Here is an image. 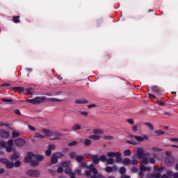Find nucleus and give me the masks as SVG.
<instances>
[{
  "mask_svg": "<svg viewBox=\"0 0 178 178\" xmlns=\"http://www.w3.org/2000/svg\"><path fill=\"white\" fill-rule=\"evenodd\" d=\"M51 154H52V152L51 150H49V149L47 148V149L45 151V155L47 156H49V155H51Z\"/></svg>",
  "mask_w": 178,
  "mask_h": 178,
  "instance_id": "nucleus-51",
  "label": "nucleus"
},
{
  "mask_svg": "<svg viewBox=\"0 0 178 178\" xmlns=\"http://www.w3.org/2000/svg\"><path fill=\"white\" fill-rule=\"evenodd\" d=\"M148 97H149V98H150V99L156 98V97H155V95H152V94H151V93H149V94H148Z\"/></svg>",
  "mask_w": 178,
  "mask_h": 178,
  "instance_id": "nucleus-58",
  "label": "nucleus"
},
{
  "mask_svg": "<svg viewBox=\"0 0 178 178\" xmlns=\"http://www.w3.org/2000/svg\"><path fill=\"white\" fill-rule=\"evenodd\" d=\"M13 90L15 92H24V88H23V87H15V88H13Z\"/></svg>",
  "mask_w": 178,
  "mask_h": 178,
  "instance_id": "nucleus-19",
  "label": "nucleus"
},
{
  "mask_svg": "<svg viewBox=\"0 0 178 178\" xmlns=\"http://www.w3.org/2000/svg\"><path fill=\"white\" fill-rule=\"evenodd\" d=\"M89 138L90 140H95L96 141H98V140H101V135H90L89 136Z\"/></svg>",
  "mask_w": 178,
  "mask_h": 178,
  "instance_id": "nucleus-18",
  "label": "nucleus"
},
{
  "mask_svg": "<svg viewBox=\"0 0 178 178\" xmlns=\"http://www.w3.org/2000/svg\"><path fill=\"white\" fill-rule=\"evenodd\" d=\"M26 144V140L24 139L18 138L15 140V145L17 147H23Z\"/></svg>",
  "mask_w": 178,
  "mask_h": 178,
  "instance_id": "nucleus-13",
  "label": "nucleus"
},
{
  "mask_svg": "<svg viewBox=\"0 0 178 178\" xmlns=\"http://www.w3.org/2000/svg\"><path fill=\"white\" fill-rule=\"evenodd\" d=\"M129 138H134V139L136 140V141H138V143H143V141H144V140H149V138L148 136H147V135H144V136H143L130 135V136H129Z\"/></svg>",
  "mask_w": 178,
  "mask_h": 178,
  "instance_id": "nucleus-6",
  "label": "nucleus"
},
{
  "mask_svg": "<svg viewBox=\"0 0 178 178\" xmlns=\"http://www.w3.org/2000/svg\"><path fill=\"white\" fill-rule=\"evenodd\" d=\"M35 161L37 162H40V161H44V156L41 154H35Z\"/></svg>",
  "mask_w": 178,
  "mask_h": 178,
  "instance_id": "nucleus-17",
  "label": "nucleus"
},
{
  "mask_svg": "<svg viewBox=\"0 0 178 178\" xmlns=\"http://www.w3.org/2000/svg\"><path fill=\"white\" fill-rule=\"evenodd\" d=\"M108 158H115L118 163H122L125 166L131 165V160L129 158H125L122 160V153L120 152H109L106 154Z\"/></svg>",
  "mask_w": 178,
  "mask_h": 178,
  "instance_id": "nucleus-1",
  "label": "nucleus"
},
{
  "mask_svg": "<svg viewBox=\"0 0 178 178\" xmlns=\"http://www.w3.org/2000/svg\"><path fill=\"white\" fill-rule=\"evenodd\" d=\"M51 136H55V138H54V140H59V138L62 137V134H56V133L52 132Z\"/></svg>",
  "mask_w": 178,
  "mask_h": 178,
  "instance_id": "nucleus-29",
  "label": "nucleus"
},
{
  "mask_svg": "<svg viewBox=\"0 0 178 178\" xmlns=\"http://www.w3.org/2000/svg\"><path fill=\"white\" fill-rule=\"evenodd\" d=\"M15 113L16 114V115H20V111H19V110H15Z\"/></svg>",
  "mask_w": 178,
  "mask_h": 178,
  "instance_id": "nucleus-64",
  "label": "nucleus"
},
{
  "mask_svg": "<svg viewBox=\"0 0 178 178\" xmlns=\"http://www.w3.org/2000/svg\"><path fill=\"white\" fill-rule=\"evenodd\" d=\"M48 101H49L50 102H60V100L56 98H50L48 99Z\"/></svg>",
  "mask_w": 178,
  "mask_h": 178,
  "instance_id": "nucleus-44",
  "label": "nucleus"
},
{
  "mask_svg": "<svg viewBox=\"0 0 178 178\" xmlns=\"http://www.w3.org/2000/svg\"><path fill=\"white\" fill-rule=\"evenodd\" d=\"M93 163H99V158L97 156H92Z\"/></svg>",
  "mask_w": 178,
  "mask_h": 178,
  "instance_id": "nucleus-32",
  "label": "nucleus"
},
{
  "mask_svg": "<svg viewBox=\"0 0 178 178\" xmlns=\"http://www.w3.org/2000/svg\"><path fill=\"white\" fill-rule=\"evenodd\" d=\"M147 161L149 163H155V159L150 158L149 161L147 160Z\"/></svg>",
  "mask_w": 178,
  "mask_h": 178,
  "instance_id": "nucleus-54",
  "label": "nucleus"
},
{
  "mask_svg": "<svg viewBox=\"0 0 178 178\" xmlns=\"http://www.w3.org/2000/svg\"><path fill=\"white\" fill-rule=\"evenodd\" d=\"M138 129H140V124H136L132 127V131L134 133H137V131H138Z\"/></svg>",
  "mask_w": 178,
  "mask_h": 178,
  "instance_id": "nucleus-25",
  "label": "nucleus"
},
{
  "mask_svg": "<svg viewBox=\"0 0 178 178\" xmlns=\"http://www.w3.org/2000/svg\"><path fill=\"white\" fill-rule=\"evenodd\" d=\"M76 156H77V154L76 153V152H71L69 154V157L70 158V159H76Z\"/></svg>",
  "mask_w": 178,
  "mask_h": 178,
  "instance_id": "nucleus-28",
  "label": "nucleus"
},
{
  "mask_svg": "<svg viewBox=\"0 0 178 178\" xmlns=\"http://www.w3.org/2000/svg\"><path fill=\"white\" fill-rule=\"evenodd\" d=\"M163 170V168H155V171L153 177H154L155 178H168V175H163L162 177H161V173H162Z\"/></svg>",
  "mask_w": 178,
  "mask_h": 178,
  "instance_id": "nucleus-7",
  "label": "nucleus"
},
{
  "mask_svg": "<svg viewBox=\"0 0 178 178\" xmlns=\"http://www.w3.org/2000/svg\"><path fill=\"white\" fill-rule=\"evenodd\" d=\"M127 144H132L133 145H137V143L133 140H127Z\"/></svg>",
  "mask_w": 178,
  "mask_h": 178,
  "instance_id": "nucleus-55",
  "label": "nucleus"
},
{
  "mask_svg": "<svg viewBox=\"0 0 178 178\" xmlns=\"http://www.w3.org/2000/svg\"><path fill=\"white\" fill-rule=\"evenodd\" d=\"M120 175H124V173H126V168L124 167H121L120 168V170H119Z\"/></svg>",
  "mask_w": 178,
  "mask_h": 178,
  "instance_id": "nucleus-42",
  "label": "nucleus"
},
{
  "mask_svg": "<svg viewBox=\"0 0 178 178\" xmlns=\"http://www.w3.org/2000/svg\"><path fill=\"white\" fill-rule=\"evenodd\" d=\"M166 176H168V178L172 177V176H173L174 178H178V172L174 173L172 170H168Z\"/></svg>",
  "mask_w": 178,
  "mask_h": 178,
  "instance_id": "nucleus-15",
  "label": "nucleus"
},
{
  "mask_svg": "<svg viewBox=\"0 0 178 178\" xmlns=\"http://www.w3.org/2000/svg\"><path fill=\"white\" fill-rule=\"evenodd\" d=\"M56 148V145L54 144L49 145L47 147V149L52 151H55V149Z\"/></svg>",
  "mask_w": 178,
  "mask_h": 178,
  "instance_id": "nucleus-33",
  "label": "nucleus"
},
{
  "mask_svg": "<svg viewBox=\"0 0 178 178\" xmlns=\"http://www.w3.org/2000/svg\"><path fill=\"white\" fill-rule=\"evenodd\" d=\"M35 138H44V136H42V134L41 132H37L35 134Z\"/></svg>",
  "mask_w": 178,
  "mask_h": 178,
  "instance_id": "nucleus-38",
  "label": "nucleus"
},
{
  "mask_svg": "<svg viewBox=\"0 0 178 178\" xmlns=\"http://www.w3.org/2000/svg\"><path fill=\"white\" fill-rule=\"evenodd\" d=\"M92 143V140H91V139L90 138H86L83 140V144L84 145H86V147H88L91 145Z\"/></svg>",
  "mask_w": 178,
  "mask_h": 178,
  "instance_id": "nucleus-21",
  "label": "nucleus"
},
{
  "mask_svg": "<svg viewBox=\"0 0 178 178\" xmlns=\"http://www.w3.org/2000/svg\"><path fill=\"white\" fill-rule=\"evenodd\" d=\"M108 165H113L115 163V159L113 158H109L106 160Z\"/></svg>",
  "mask_w": 178,
  "mask_h": 178,
  "instance_id": "nucleus-35",
  "label": "nucleus"
},
{
  "mask_svg": "<svg viewBox=\"0 0 178 178\" xmlns=\"http://www.w3.org/2000/svg\"><path fill=\"white\" fill-rule=\"evenodd\" d=\"M157 102H158L159 105H160L161 106H163V105H165V103H163V102L158 101Z\"/></svg>",
  "mask_w": 178,
  "mask_h": 178,
  "instance_id": "nucleus-61",
  "label": "nucleus"
},
{
  "mask_svg": "<svg viewBox=\"0 0 178 178\" xmlns=\"http://www.w3.org/2000/svg\"><path fill=\"white\" fill-rule=\"evenodd\" d=\"M63 169H65L60 164L57 168V173H63Z\"/></svg>",
  "mask_w": 178,
  "mask_h": 178,
  "instance_id": "nucleus-37",
  "label": "nucleus"
},
{
  "mask_svg": "<svg viewBox=\"0 0 178 178\" xmlns=\"http://www.w3.org/2000/svg\"><path fill=\"white\" fill-rule=\"evenodd\" d=\"M115 138V137H113V136H104V140H113Z\"/></svg>",
  "mask_w": 178,
  "mask_h": 178,
  "instance_id": "nucleus-43",
  "label": "nucleus"
},
{
  "mask_svg": "<svg viewBox=\"0 0 178 178\" xmlns=\"http://www.w3.org/2000/svg\"><path fill=\"white\" fill-rule=\"evenodd\" d=\"M54 155V156L56 158H57L58 159H60V158H63V156H65V154H63L61 152H56L54 154H53Z\"/></svg>",
  "mask_w": 178,
  "mask_h": 178,
  "instance_id": "nucleus-24",
  "label": "nucleus"
},
{
  "mask_svg": "<svg viewBox=\"0 0 178 178\" xmlns=\"http://www.w3.org/2000/svg\"><path fill=\"white\" fill-rule=\"evenodd\" d=\"M123 154L124 156H130L131 155V151L127 149L124 151Z\"/></svg>",
  "mask_w": 178,
  "mask_h": 178,
  "instance_id": "nucleus-36",
  "label": "nucleus"
},
{
  "mask_svg": "<svg viewBox=\"0 0 178 178\" xmlns=\"http://www.w3.org/2000/svg\"><path fill=\"white\" fill-rule=\"evenodd\" d=\"M20 165H22V163L20 162V161H17L14 163V168H19L20 166Z\"/></svg>",
  "mask_w": 178,
  "mask_h": 178,
  "instance_id": "nucleus-46",
  "label": "nucleus"
},
{
  "mask_svg": "<svg viewBox=\"0 0 178 178\" xmlns=\"http://www.w3.org/2000/svg\"><path fill=\"white\" fill-rule=\"evenodd\" d=\"M75 159L76 162H83L84 161V156L79 155L75 157Z\"/></svg>",
  "mask_w": 178,
  "mask_h": 178,
  "instance_id": "nucleus-31",
  "label": "nucleus"
},
{
  "mask_svg": "<svg viewBox=\"0 0 178 178\" xmlns=\"http://www.w3.org/2000/svg\"><path fill=\"white\" fill-rule=\"evenodd\" d=\"M13 146V140H10L8 143L3 141L0 142V147L2 148H6L7 152H10L12 151V147Z\"/></svg>",
  "mask_w": 178,
  "mask_h": 178,
  "instance_id": "nucleus-4",
  "label": "nucleus"
},
{
  "mask_svg": "<svg viewBox=\"0 0 178 178\" xmlns=\"http://www.w3.org/2000/svg\"><path fill=\"white\" fill-rule=\"evenodd\" d=\"M20 156V154L19 153H14L13 155L10 156V159H17Z\"/></svg>",
  "mask_w": 178,
  "mask_h": 178,
  "instance_id": "nucleus-39",
  "label": "nucleus"
},
{
  "mask_svg": "<svg viewBox=\"0 0 178 178\" xmlns=\"http://www.w3.org/2000/svg\"><path fill=\"white\" fill-rule=\"evenodd\" d=\"M26 176H28V177H39L40 171L37 170H29L26 172Z\"/></svg>",
  "mask_w": 178,
  "mask_h": 178,
  "instance_id": "nucleus-8",
  "label": "nucleus"
},
{
  "mask_svg": "<svg viewBox=\"0 0 178 178\" xmlns=\"http://www.w3.org/2000/svg\"><path fill=\"white\" fill-rule=\"evenodd\" d=\"M170 141H171L172 143H178V138H170Z\"/></svg>",
  "mask_w": 178,
  "mask_h": 178,
  "instance_id": "nucleus-53",
  "label": "nucleus"
},
{
  "mask_svg": "<svg viewBox=\"0 0 178 178\" xmlns=\"http://www.w3.org/2000/svg\"><path fill=\"white\" fill-rule=\"evenodd\" d=\"M88 101L84 99H79L75 101V104H88Z\"/></svg>",
  "mask_w": 178,
  "mask_h": 178,
  "instance_id": "nucleus-22",
  "label": "nucleus"
},
{
  "mask_svg": "<svg viewBox=\"0 0 178 178\" xmlns=\"http://www.w3.org/2000/svg\"><path fill=\"white\" fill-rule=\"evenodd\" d=\"M40 133L42 134V136H43V138H45V137H49V136H51L52 134V131L47 129H41Z\"/></svg>",
  "mask_w": 178,
  "mask_h": 178,
  "instance_id": "nucleus-11",
  "label": "nucleus"
},
{
  "mask_svg": "<svg viewBox=\"0 0 178 178\" xmlns=\"http://www.w3.org/2000/svg\"><path fill=\"white\" fill-rule=\"evenodd\" d=\"M71 163H72V161H63L62 163H60V165L65 168H67V166H70Z\"/></svg>",
  "mask_w": 178,
  "mask_h": 178,
  "instance_id": "nucleus-20",
  "label": "nucleus"
},
{
  "mask_svg": "<svg viewBox=\"0 0 178 178\" xmlns=\"http://www.w3.org/2000/svg\"><path fill=\"white\" fill-rule=\"evenodd\" d=\"M0 162L4 163L7 169H13V168H15V163L8 161L6 159H0Z\"/></svg>",
  "mask_w": 178,
  "mask_h": 178,
  "instance_id": "nucleus-9",
  "label": "nucleus"
},
{
  "mask_svg": "<svg viewBox=\"0 0 178 178\" xmlns=\"http://www.w3.org/2000/svg\"><path fill=\"white\" fill-rule=\"evenodd\" d=\"M19 17L17 16V17H13V22L14 23H20V20H19Z\"/></svg>",
  "mask_w": 178,
  "mask_h": 178,
  "instance_id": "nucleus-47",
  "label": "nucleus"
},
{
  "mask_svg": "<svg viewBox=\"0 0 178 178\" xmlns=\"http://www.w3.org/2000/svg\"><path fill=\"white\" fill-rule=\"evenodd\" d=\"M127 123H129V124H131V126L134 125V120L133 118H129L127 120Z\"/></svg>",
  "mask_w": 178,
  "mask_h": 178,
  "instance_id": "nucleus-40",
  "label": "nucleus"
},
{
  "mask_svg": "<svg viewBox=\"0 0 178 178\" xmlns=\"http://www.w3.org/2000/svg\"><path fill=\"white\" fill-rule=\"evenodd\" d=\"M69 147H74L77 145V141H72L68 144Z\"/></svg>",
  "mask_w": 178,
  "mask_h": 178,
  "instance_id": "nucleus-48",
  "label": "nucleus"
},
{
  "mask_svg": "<svg viewBox=\"0 0 178 178\" xmlns=\"http://www.w3.org/2000/svg\"><path fill=\"white\" fill-rule=\"evenodd\" d=\"M0 136H1V137H3V138H8L9 133L6 131L1 130V131H0Z\"/></svg>",
  "mask_w": 178,
  "mask_h": 178,
  "instance_id": "nucleus-16",
  "label": "nucleus"
},
{
  "mask_svg": "<svg viewBox=\"0 0 178 178\" xmlns=\"http://www.w3.org/2000/svg\"><path fill=\"white\" fill-rule=\"evenodd\" d=\"M26 163H30L32 166H38V161H35V154L29 153L24 159Z\"/></svg>",
  "mask_w": 178,
  "mask_h": 178,
  "instance_id": "nucleus-2",
  "label": "nucleus"
},
{
  "mask_svg": "<svg viewBox=\"0 0 178 178\" xmlns=\"http://www.w3.org/2000/svg\"><path fill=\"white\" fill-rule=\"evenodd\" d=\"M51 163L53 165H55V163H58V159L55 156L54 154H52L51 159Z\"/></svg>",
  "mask_w": 178,
  "mask_h": 178,
  "instance_id": "nucleus-27",
  "label": "nucleus"
},
{
  "mask_svg": "<svg viewBox=\"0 0 178 178\" xmlns=\"http://www.w3.org/2000/svg\"><path fill=\"white\" fill-rule=\"evenodd\" d=\"M3 102H12V99H2Z\"/></svg>",
  "mask_w": 178,
  "mask_h": 178,
  "instance_id": "nucleus-59",
  "label": "nucleus"
},
{
  "mask_svg": "<svg viewBox=\"0 0 178 178\" xmlns=\"http://www.w3.org/2000/svg\"><path fill=\"white\" fill-rule=\"evenodd\" d=\"M49 172L50 175H52V176H56V171H54V170H49Z\"/></svg>",
  "mask_w": 178,
  "mask_h": 178,
  "instance_id": "nucleus-52",
  "label": "nucleus"
},
{
  "mask_svg": "<svg viewBox=\"0 0 178 178\" xmlns=\"http://www.w3.org/2000/svg\"><path fill=\"white\" fill-rule=\"evenodd\" d=\"M137 170H138V169H137V168H134L131 170V172H133V173H136V172H137Z\"/></svg>",
  "mask_w": 178,
  "mask_h": 178,
  "instance_id": "nucleus-62",
  "label": "nucleus"
},
{
  "mask_svg": "<svg viewBox=\"0 0 178 178\" xmlns=\"http://www.w3.org/2000/svg\"><path fill=\"white\" fill-rule=\"evenodd\" d=\"M76 175H81V170H76Z\"/></svg>",
  "mask_w": 178,
  "mask_h": 178,
  "instance_id": "nucleus-63",
  "label": "nucleus"
},
{
  "mask_svg": "<svg viewBox=\"0 0 178 178\" xmlns=\"http://www.w3.org/2000/svg\"><path fill=\"white\" fill-rule=\"evenodd\" d=\"M93 134H96L97 136H102L104 134V129L101 128H95L92 130Z\"/></svg>",
  "mask_w": 178,
  "mask_h": 178,
  "instance_id": "nucleus-12",
  "label": "nucleus"
},
{
  "mask_svg": "<svg viewBox=\"0 0 178 178\" xmlns=\"http://www.w3.org/2000/svg\"><path fill=\"white\" fill-rule=\"evenodd\" d=\"M65 173L66 175H70V176H74V172L70 169V168H67L65 169Z\"/></svg>",
  "mask_w": 178,
  "mask_h": 178,
  "instance_id": "nucleus-26",
  "label": "nucleus"
},
{
  "mask_svg": "<svg viewBox=\"0 0 178 178\" xmlns=\"http://www.w3.org/2000/svg\"><path fill=\"white\" fill-rule=\"evenodd\" d=\"M12 136H13V137H19V136H20V133H19L17 131H13L12 133Z\"/></svg>",
  "mask_w": 178,
  "mask_h": 178,
  "instance_id": "nucleus-49",
  "label": "nucleus"
},
{
  "mask_svg": "<svg viewBox=\"0 0 178 178\" xmlns=\"http://www.w3.org/2000/svg\"><path fill=\"white\" fill-rule=\"evenodd\" d=\"M147 163H148V159H143L142 161V165L140 167V177H143V176H144V172H149L151 170V168L145 166V165H147Z\"/></svg>",
  "mask_w": 178,
  "mask_h": 178,
  "instance_id": "nucleus-3",
  "label": "nucleus"
},
{
  "mask_svg": "<svg viewBox=\"0 0 178 178\" xmlns=\"http://www.w3.org/2000/svg\"><path fill=\"white\" fill-rule=\"evenodd\" d=\"M47 98L45 97H38L34 99H29L26 100V102H29V104H33L34 105H37L38 104H42L44 102Z\"/></svg>",
  "mask_w": 178,
  "mask_h": 178,
  "instance_id": "nucleus-5",
  "label": "nucleus"
},
{
  "mask_svg": "<svg viewBox=\"0 0 178 178\" xmlns=\"http://www.w3.org/2000/svg\"><path fill=\"white\" fill-rule=\"evenodd\" d=\"M138 163V161L136 159H134L131 161V165H137Z\"/></svg>",
  "mask_w": 178,
  "mask_h": 178,
  "instance_id": "nucleus-56",
  "label": "nucleus"
},
{
  "mask_svg": "<svg viewBox=\"0 0 178 178\" xmlns=\"http://www.w3.org/2000/svg\"><path fill=\"white\" fill-rule=\"evenodd\" d=\"M145 126H147V127H148L149 130H154V125H152V124L151 123H145Z\"/></svg>",
  "mask_w": 178,
  "mask_h": 178,
  "instance_id": "nucleus-41",
  "label": "nucleus"
},
{
  "mask_svg": "<svg viewBox=\"0 0 178 178\" xmlns=\"http://www.w3.org/2000/svg\"><path fill=\"white\" fill-rule=\"evenodd\" d=\"M73 130H81V125L76 124L72 127Z\"/></svg>",
  "mask_w": 178,
  "mask_h": 178,
  "instance_id": "nucleus-34",
  "label": "nucleus"
},
{
  "mask_svg": "<svg viewBox=\"0 0 178 178\" xmlns=\"http://www.w3.org/2000/svg\"><path fill=\"white\" fill-rule=\"evenodd\" d=\"M154 134H156V136H162V134H165V131L161 129H157L154 131Z\"/></svg>",
  "mask_w": 178,
  "mask_h": 178,
  "instance_id": "nucleus-30",
  "label": "nucleus"
},
{
  "mask_svg": "<svg viewBox=\"0 0 178 178\" xmlns=\"http://www.w3.org/2000/svg\"><path fill=\"white\" fill-rule=\"evenodd\" d=\"M105 170L106 173H112V172H115V170H118V167L116 165H114L113 167H106L105 168Z\"/></svg>",
  "mask_w": 178,
  "mask_h": 178,
  "instance_id": "nucleus-14",
  "label": "nucleus"
},
{
  "mask_svg": "<svg viewBox=\"0 0 178 178\" xmlns=\"http://www.w3.org/2000/svg\"><path fill=\"white\" fill-rule=\"evenodd\" d=\"M28 127H29V129H30L31 130V131H35V127H34L31 125H29Z\"/></svg>",
  "mask_w": 178,
  "mask_h": 178,
  "instance_id": "nucleus-57",
  "label": "nucleus"
},
{
  "mask_svg": "<svg viewBox=\"0 0 178 178\" xmlns=\"http://www.w3.org/2000/svg\"><path fill=\"white\" fill-rule=\"evenodd\" d=\"M152 151H153V152H160V151H162V149L157 147H152Z\"/></svg>",
  "mask_w": 178,
  "mask_h": 178,
  "instance_id": "nucleus-50",
  "label": "nucleus"
},
{
  "mask_svg": "<svg viewBox=\"0 0 178 178\" xmlns=\"http://www.w3.org/2000/svg\"><path fill=\"white\" fill-rule=\"evenodd\" d=\"M81 115H83V116H88V112H81Z\"/></svg>",
  "mask_w": 178,
  "mask_h": 178,
  "instance_id": "nucleus-60",
  "label": "nucleus"
},
{
  "mask_svg": "<svg viewBox=\"0 0 178 178\" xmlns=\"http://www.w3.org/2000/svg\"><path fill=\"white\" fill-rule=\"evenodd\" d=\"M165 163L167 166H172L175 163V160L173 159H167Z\"/></svg>",
  "mask_w": 178,
  "mask_h": 178,
  "instance_id": "nucleus-23",
  "label": "nucleus"
},
{
  "mask_svg": "<svg viewBox=\"0 0 178 178\" xmlns=\"http://www.w3.org/2000/svg\"><path fill=\"white\" fill-rule=\"evenodd\" d=\"M99 161H101L102 162H106V156L105 155H102L100 156Z\"/></svg>",
  "mask_w": 178,
  "mask_h": 178,
  "instance_id": "nucleus-45",
  "label": "nucleus"
},
{
  "mask_svg": "<svg viewBox=\"0 0 178 178\" xmlns=\"http://www.w3.org/2000/svg\"><path fill=\"white\" fill-rule=\"evenodd\" d=\"M134 152L138 159H143V158H144V149L141 147H138L134 149Z\"/></svg>",
  "mask_w": 178,
  "mask_h": 178,
  "instance_id": "nucleus-10",
  "label": "nucleus"
}]
</instances>
